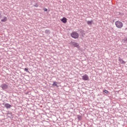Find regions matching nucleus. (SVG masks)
Masks as SVG:
<instances>
[{
	"mask_svg": "<svg viewBox=\"0 0 127 127\" xmlns=\"http://www.w3.org/2000/svg\"><path fill=\"white\" fill-rule=\"evenodd\" d=\"M103 92L104 93H105V94H109V91H108V90H106V89H104V90H103Z\"/></svg>",
	"mask_w": 127,
	"mask_h": 127,
	"instance_id": "12",
	"label": "nucleus"
},
{
	"mask_svg": "<svg viewBox=\"0 0 127 127\" xmlns=\"http://www.w3.org/2000/svg\"><path fill=\"white\" fill-rule=\"evenodd\" d=\"M82 80H83V81H89V76L87 74L83 75Z\"/></svg>",
	"mask_w": 127,
	"mask_h": 127,
	"instance_id": "3",
	"label": "nucleus"
},
{
	"mask_svg": "<svg viewBox=\"0 0 127 127\" xmlns=\"http://www.w3.org/2000/svg\"><path fill=\"white\" fill-rule=\"evenodd\" d=\"M92 23H93V20H91V21H88L87 22V24L88 25H92Z\"/></svg>",
	"mask_w": 127,
	"mask_h": 127,
	"instance_id": "9",
	"label": "nucleus"
},
{
	"mask_svg": "<svg viewBox=\"0 0 127 127\" xmlns=\"http://www.w3.org/2000/svg\"><path fill=\"white\" fill-rule=\"evenodd\" d=\"M77 119H78V120H79V121H81V120H82V116H77Z\"/></svg>",
	"mask_w": 127,
	"mask_h": 127,
	"instance_id": "13",
	"label": "nucleus"
},
{
	"mask_svg": "<svg viewBox=\"0 0 127 127\" xmlns=\"http://www.w3.org/2000/svg\"><path fill=\"white\" fill-rule=\"evenodd\" d=\"M5 107L6 109H10V108H11V105L8 103H6L5 104Z\"/></svg>",
	"mask_w": 127,
	"mask_h": 127,
	"instance_id": "7",
	"label": "nucleus"
},
{
	"mask_svg": "<svg viewBox=\"0 0 127 127\" xmlns=\"http://www.w3.org/2000/svg\"><path fill=\"white\" fill-rule=\"evenodd\" d=\"M115 25L116 27H117V28L121 29L123 28L124 26V24L121 21H117L116 22H115Z\"/></svg>",
	"mask_w": 127,
	"mask_h": 127,
	"instance_id": "1",
	"label": "nucleus"
},
{
	"mask_svg": "<svg viewBox=\"0 0 127 127\" xmlns=\"http://www.w3.org/2000/svg\"><path fill=\"white\" fill-rule=\"evenodd\" d=\"M72 45H73L74 47H76V48H79V47H80V46H79V44L75 42H72Z\"/></svg>",
	"mask_w": 127,
	"mask_h": 127,
	"instance_id": "4",
	"label": "nucleus"
},
{
	"mask_svg": "<svg viewBox=\"0 0 127 127\" xmlns=\"http://www.w3.org/2000/svg\"><path fill=\"white\" fill-rule=\"evenodd\" d=\"M1 87L2 88V90H5L7 89L8 86L6 84H3L1 85Z\"/></svg>",
	"mask_w": 127,
	"mask_h": 127,
	"instance_id": "5",
	"label": "nucleus"
},
{
	"mask_svg": "<svg viewBox=\"0 0 127 127\" xmlns=\"http://www.w3.org/2000/svg\"><path fill=\"white\" fill-rule=\"evenodd\" d=\"M58 82H54L53 84H52V86H53L54 87H58Z\"/></svg>",
	"mask_w": 127,
	"mask_h": 127,
	"instance_id": "10",
	"label": "nucleus"
},
{
	"mask_svg": "<svg viewBox=\"0 0 127 127\" xmlns=\"http://www.w3.org/2000/svg\"><path fill=\"white\" fill-rule=\"evenodd\" d=\"M61 20L62 21V22H63V23H66V22H67V18L65 17H64Z\"/></svg>",
	"mask_w": 127,
	"mask_h": 127,
	"instance_id": "8",
	"label": "nucleus"
},
{
	"mask_svg": "<svg viewBox=\"0 0 127 127\" xmlns=\"http://www.w3.org/2000/svg\"><path fill=\"white\" fill-rule=\"evenodd\" d=\"M44 11H47V8H45V9H44Z\"/></svg>",
	"mask_w": 127,
	"mask_h": 127,
	"instance_id": "15",
	"label": "nucleus"
},
{
	"mask_svg": "<svg viewBox=\"0 0 127 127\" xmlns=\"http://www.w3.org/2000/svg\"><path fill=\"white\" fill-rule=\"evenodd\" d=\"M6 20H7V18L6 17H4L3 19H1V21H2V22H5V21H6Z\"/></svg>",
	"mask_w": 127,
	"mask_h": 127,
	"instance_id": "11",
	"label": "nucleus"
},
{
	"mask_svg": "<svg viewBox=\"0 0 127 127\" xmlns=\"http://www.w3.org/2000/svg\"><path fill=\"white\" fill-rule=\"evenodd\" d=\"M119 61L123 64H126V62L123 61V59H121L120 57L119 58Z\"/></svg>",
	"mask_w": 127,
	"mask_h": 127,
	"instance_id": "6",
	"label": "nucleus"
},
{
	"mask_svg": "<svg viewBox=\"0 0 127 127\" xmlns=\"http://www.w3.org/2000/svg\"><path fill=\"white\" fill-rule=\"evenodd\" d=\"M24 70H25V71H26V72H28V68H25Z\"/></svg>",
	"mask_w": 127,
	"mask_h": 127,
	"instance_id": "14",
	"label": "nucleus"
},
{
	"mask_svg": "<svg viewBox=\"0 0 127 127\" xmlns=\"http://www.w3.org/2000/svg\"><path fill=\"white\" fill-rule=\"evenodd\" d=\"M70 35L71 37H72V38H74V39H77V38H78L79 37V34L76 32H72Z\"/></svg>",
	"mask_w": 127,
	"mask_h": 127,
	"instance_id": "2",
	"label": "nucleus"
}]
</instances>
